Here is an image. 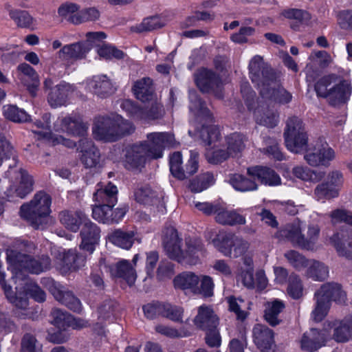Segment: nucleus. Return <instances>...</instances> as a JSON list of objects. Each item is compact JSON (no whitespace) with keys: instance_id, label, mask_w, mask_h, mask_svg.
I'll return each instance as SVG.
<instances>
[{"instance_id":"f8f14e48","label":"nucleus","mask_w":352,"mask_h":352,"mask_svg":"<svg viewBox=\"0 0 352 352\" xmlns=\"http://www.w3.org/2000/svg\"><path fill=\"white\" fill-rule=\"evenodd\" d=\"M54 258L57 267L63 273L76 271L84 267L86 263V257L76 250L58 251L55 253Z\"/></svg>"},{"instance_id":"a211bd4d","label":"nucleus","mask_w":352,"mask_h":352,"mask_svg":"<svg viewBox=\"0 0 352 352\" xmlns=\"http://www.w3.org/2000/svg\"><path fill=\"white\" fill-rule=\"evenodd\" d=\"M18 184H12L8 189V196L24 198L33 190L34 180L27 170L20 168L17 173Z\"/></svg>"},{"instance_id":"37998d69","label":"nucleus","mask_w":352,"mask_h":352,"mask_svg":"<svg viewBox=\"0 0 352 352\" xmlns=\"http://www.w3.org/2000/svg\"><path fill=\"white\" fill-rule=\"evenodd\" d=\"M314 297L316 300V305L312 311V316L315 321L320 322L327 316L330 308L331 302L323 292H321L320 289L315 292Z\"/></svg>"},{"instance_id":"4468645a","label":"nucleus","mask_w":352,"mask_h":352,"mask_svg":"<svg viewBox=\"0 0 352 352\" xmlns=\"http://www.w3.org/2000/svg\"><path fill=\"white\" fill-rule=\"evenodd\" d=\"M163 245L166 254L171 259L179 263L185 261L184 251L182 250V239L179 236L177 230L173 227H168L164 232Z\"/></svg>"},{"instance_id":"f257e3e1","label":"nucleus","mask_w":352,"mask_h":352,"mask_svg":"<svg viewBox=\"0 0 352 352\" xmlns=\"http://www.w3.org/2000/svg\"><path fill=\"white\" fill-rule=\"evenodd\" d=\"M248 69L250 78L263 99L281 104L292 100V95L280 85L278 74L263 61L262 56H254L250 61Z\"/></svg>"},{"instance_id":"bf43d9fd","label":"nucleus","mask_w":352,"mask_h":352,"mask_svg":"<svg viewBox=\"0 0 352 352\" xmlns=\"http://www.w3.org/2000/svg\"><path fill=\"white\" fill-rule=\"evenodd\" d=\"M80 8V6L76 3L67 1L58 7L57 13L59 17L70 22L71 17L76 16Z\"/></svg>"},{"instance_id":"4be33fe9","label":"nucleus","mask_w":352,"mask_h":352,"mask_svg":"<svg viewBox=\"0 0 352 352\" xmlns=\"http://www.w3.org/2000/svg\"><path fill=\"white\" fill-rule=\"evenodd\" d=\"M249 177L258 179L261 184L269 186H276L280 184L279 175L272 169L263 166H252L248 168Z\"/></svg>"},{"instance_id":"49530a36","label":"nucleus","mask_w":352,"mask_h":352,"mask_svg":"<svg viewBox=\"0 0 352 352\" xmlns=\"http://www.w3.org/2000/svg\"><path fill=\"white\" fill-rule=\"evenodd\" d=\"M320 289L321 292H323L330 302L332 299L338 303L342 304L346 300L345 292L342 289L340 285L338 283H327L323 284Z\"/></svg>"},{"instance_id":"680f3d73","label":"nucleus","mask_w":352,"mask_h":352,"mask_svg":"<svg viewBox=\"0 0 352 352\" xmlns=\"http://www.w3.org/2000/svg\"><path fill=\"white\" fill-rule=\"evenodd\" d=\"M21 352H43L42 346L33 335L26 333L21 340Z\"/></svg>"},{"instance_id":"473e14b6","label":"nucleus","mask_w":352,"mask_h":352,"mask_svg":"<svg viewBox=\"0 0 352 352\" xmlns=\"http://www.w3.org/2000/svg\"><path fill=\"white\" fill-rule=\"evenodd\" d=\"M19 285H21V287H16L17 294H14L13 292L12 296L14 297H23L28 299L27 295H30L38 302H43L45 300V292L34 283L30 280H25L24 281V283H20ZM27 301L28 302V300H27ZM27 306H28V305ZM27 307H28L25 309Z\"/></svg>"},{"instance_id":"bb28decb","label":"nucleus","mask_w":352,"mask_h":352,"mask_svg":"<svg viewBox=\"0 0 352 352\" xmlns=\"http://www.w3.org/2000/svg\"><path fill=\"white\" fill-rule=\"evenodd\" d=\"M195 80L197 87L203 92L218 87L221 80L218 75L211 70L202 68L195 74Z\"/></svg>"},{"instance_id":"f3484780","label":"nucleus","mask_w":352,"mask_h":352,"mask_svg":"<svg viewBox=\"0 0 352 352\" xmlns=\"http://www.w3.org/2000/svg\"><path fill=\"white\" fill-rule=\"evenodd\" d=\"M327 340L324 330L311 328L305 331L300 340V348L306 351L314 352L324 346Z\"/></svg>"},{"instance_id":"c756f323","label":"nucleus","mask_w":352,"mask_h":352,"mask_svg":"<svg viewBox=\"0 0 352 352\" xmlns=\"http://www.w3.org/2000/svg\"><path fill=\"white\" fill-rule=\"evenodd\" d=\"M134 197L138 202L145 205L153 206L162 203V197L147 184L138 186L134 190Z\"/></svg>"},{"instance_id":"6e6552de","label":"nucleus","mask_w":352,"mask_h":352,"mask_svg":"<svg viewBox=\"0 0 352 352\" xmlns=\"http://www.w3.org/2000/svg\"><path fill=\"white\" fill-rule=\"evenodd\" d=\"M51 197L45 192H37L29 204L21 207V217L28 221L34 228H38L43 218L50 213Z\"/></svg>"},{"instance_id":"a878e982","label":"nucleus","mask_w":352,"mask_h":352,"mask_svg":"<svg viewBox=\"0 0 352 352\" xmlns=\"http://www.w3.org/2000/svg\"><path fill=\"white\" fill-rule=\"evenodd\" d=\"M60 223L68 230L73 232L78 231L80 225L88 219L81 211L63 210L59 213Z\"/></svg>"},{"instance_id":"3c124183","label":"nucleus","mask_w":352,"mask_h":352,"mask_svg":"<svg viewBox=\"0 0 352 352\" xmlns=\"http://www.w3.org/2000/svg\"><path fill=\"white\" fill-rule=\"evenodd\" d=\"M100 17V12L95 8L83 9L70 19V23L74 25H79L87 21H95Z\"/></svg>"},{"instance_id":"c9c22d12","label":"nucleus","mask_w":352,"mask_h":352,"mask_svg":"<svg viewBox=\"0 0 352 352\" xmlns=\"http://www.w3.org/2000/svg\"><path fill=\"white\" fill-rule=\"evenodd\" d=\"M107 238L113 245L124 250H129L134 243L135 233L133 231L117 229L109 233Z\"/></svg>"},{"instance_id":"9d476101","label":"nucleus","mask_w":352,"mask_h":352,"mask_svg":"<svg viewBox=\"0 0 352 352\" xmlns=\"http://www.w3.org/2000/svg\"><path fill=\"white\" fill-rule=\"evenodd\" d=\"M89 124L78 113L59 117L54 123V130L73 136L84 137L87 133Z\"/></svg>"},{"instance_id":"20e7f679","label":"nucleus","mask_w":352,"mask_h":352,"mask_svg":"<svg viewBox=\"0 0 352 352\" xmlns=\"http://www.w3.org/2000/svg\"><path fill=\"white\" fill-rule=\"evenodd\" d=\"M96 139L113 142L134 131L133 125L119 115L96 118L92 128Z\"/></svg>"},{"instance_id":"b1692460","label":"nucleus","mask_w":352,"mask_h":352,"mask_svg":"<svg viewBox=\"0 0 352 352\" xmlns=\"http://www.w3.org/2000/svg\"><path fill=\"white\" fill-rule=\"evenodd\" d=\"M75 90L73 85L65 82H61L53 87L48 94V102L53 107L64 105Z\"/></svg>"},{"instance_id":"39448f33","label":"nucleus","mask_w":352,"mask_h":352,"mask_svg":"<svg viewBox=\"0 0 352 352\" xmlns=\"http://www.w3.org/2000/svg\"><path fill=\"white\" fill-rule=\"evenodd\" d=\"M317 96L327 99L331 106L344 104L351 94V85L344 80H339V76L334 74L324 76L315 85Z\"/></svg>"},{"instance_id":"393cba45","label":"nucleus","mask_w":352,"mask_h":352,"mask_svg":"<svg viewBox=\"0 0 352 352\" xmlns=\"http://www.w3.org/2000/svg\"><path fill=\"white\" fill-rule=\"evenodd\" d=\"M90 48L85 42L65 45L58 52V57L63 60L82 59Z\"/></svg>"},{"instance_id":"603ef678","label":"nucleus","mask_w":352,"mask_h":352,"mask_svg":"<svg viewBox=\"0 0 352 352\" xmlns=\"http://www.w3.org/2000/svg\"><path fill=\"white\" fill-rule=\"evenodd\" d=\"M184 309L182 307L170 303H162V317L175 322L182 323Z\"/></svg>"},{"instance_id":"7ed1b4c3","label":"nucleus","mask_w":352,"mask_h":352,"mask_svg":"<svg viewBox=\"0 0 352 352\" xmlns=\"http://www.w3.org/2000/svg\"><path fill=\"white\" fill-rule=\"evenodd\" d=\"M7 261L13 274L16 283L25 281L26 276L23 273L30 272L39 274L50 267V258L47 256H42L36 259L30 255L14 250H8L6 252Z\"/></svg>"},{"instance_id":"f03ea898","label":"nucleus","mask_w":352,"mask_h":352,"mask_svg":"<svg viewBox=\"0 0 352 352\" xmlns=\"http://www.w3.org/2000/svg\"><path fill=\"white\" fill-rule=\"evenodd\" d=\"M148 143L135 144L126 148L125 167L129 170L142 167L146 157L153 159L160 158L165 147L175 146L173 135L168 133H152L147 135Z\"/></svg>"},{"instance_id":"aec40b11","label":"nucleus","mask_w":352,"mask_h":352,"mask_svg":"<svg viewBox=\"0 0 352 352\" xmlns=\"http://www.w3.org/2000/svg\"><path fill=\"white\" fill-rule=\"evenodd\" d=\"M193 322L197 328L205 331L217 327L219 318L210 307L201 305L198 308L197 315L194 318Z\"/></svg>"},{"instance_id":"6e6d98bb","label":"nucleus","mask_w":352,"mask_h":352,"mask_svg":"<svg viewBox=\"0 0 352 352\" xmlns=\"http://www.w3.org/2000/svg\"><path fill=\"white\" fill-rule=\"evenodd\" d=\"M307 133L302 120L296 116L289 118L286 122L284 136Z\"/></svg>"},{"instance_id":"5701e85b","label":"nucleus","mask_w":352,"mask_h":352,"mask_svg":"<svg viewBox=\"0 0 352 352\" xmlns=\"http://www.w3.org/2000/svg\"><path fill=\"white\" fill-rule=\"evenodd\" d=\"M82 163L86 168L95 167L100 162V154L91 140L83 138L79 142Z\"/></svg>"},{"instance_id":"f704fd0d","label":"nucleus","mask_w":352,"mask_h":352,"mask_svg":"<svg viewBox=\"0 0 352 352\" xmlns=\"http://www.w3.org/2000/svg\"><path fill=\"white\" fill-rule=\"evenodd\" d=\"M204 253L201 241L196 237L186 238L185 260L191 265H195Z\"/></svg>"},{"instance_id":"774afa93","label":"nucleus","mask_w":352,"mask_h":352,"mask_svg":"<svg viewBox=\"0 0 352 352\" xmlns=\"http://www.w3.org/2000/svg\"><path fill=\"white\" fill-rule=\"evenodd\" d=\"M230 157H232L228 149H217L213 151H208L206 157L210 164H218L227 160Z\"/></svg>"},{"instance_id":"5fc2aeb1","label":"nucleus","mask_w":352,"mask_h":352,"mask_svg":"<svg viewBox=\"0 0 352 352\" xmlns=\"http://www.w3.org/2000/svg\"><path fill=\"white\" fill-rule=\"evenodd\" d=\"M288 263L296 270H301L308 266L309 260L296 250H289L284 254Z\"/></svg>"},{"instance_id":"79ce46f5","label":"nucleus","mask_w":352,"mask_h":352,"mask_svg":"<svg viewBox=\"0 0 352 352\" xmlns=\"http://www.w3.org/2000/svg\"><path fill=\"white\" fill-rule=\"evenodd\" d=\"M305 276L314 280L323 281L329 276V268L322 262L309 260Z\"/></svg>"},{"instance_id":"de8ad7c7","label":"nucleus","mask_w":352,"mask_h":352,"mask_svg":"<svg viewBox=\"0 0 352 352\" xmlns=\"http://www.w3.org/2000/svg\"><path fill=\"white\" fill-rule=\"evenodd\" d=\"M255 179L251 177H246L240 174H233L230 175L229 182L236 190L245 192L255 190L258 188Z\"/></svg>"},{"instance_id":"ddd939ff","label":"nucleus","mask_w":352,"mask_h":352,"mask_svg":"<svg viewBox=\"0 0 352 352\" xmlns=\"http://www.w3.org/2000/svg\"><path fill=\"white\" fill-rule=\"evenodd\" d=\"M99 266L101 268L103 267L111 276L122 278L130 286L133 285L136 280L135 270L132 263L126 260H121L114 265H107L106 259L102 257L99 260Z\"/></svg>"},{"instance_id":"0eeeda50","label":"nucleus","mask_w":352,"mask_h":352,"mask_svg":"<svg viewBox=\"0 0 352 352\" xmlns=\"http://www.w3.org/2000/svg\"><path fill=\"white\" fill-rule=\"evenodd\" d=\"M191 104L190 110L195 113L197 121L202 123L200 130V137L206 145L211 146L215 144L220 138L219 129L214 125H205L213 120L212 116L204 102L195 94L190 95Z\"/></svg>"},{"instance_id":"338daca9","label":"nucleus","mask_w":352,"mask_h":352,"mask_svg":"<svg viewBox=\"0 0 352 352\" xmlns=\"http://www.w3.org/2000/svg\"><path fill=\"white\" fill-rule=\"evenodd\" d=\"M116 302L113 300H106L98 307V318L102 320L109 319L114 313Z\"/></svg>"},{"instance_id":"a18cd8bd","label":"nucleus","mask_w":352,"mask_h":352,"mask_svg":"<svg viewBox=\"0 0 352 352\" xmlns=\"http://www.w3.org/2000/svg\"><path fill=\"white\" fill-rule=\"evenodd\" d=\"M292 173L294 176L302 181L314 183L320 182L325 176V173L323 171L313 170L307 166L300 165L294 166Z\"/></svg>"},{"instance_id":"4d7b16f0","label":"nucleus","mask_w":352,"mask_h":352,"mask_svg":"<svg viewBox=\"0 0 352 352\" xmlns=\"http://www.w3.org/2000/svg\"><path fill=\"white\" fill-rule=\"evenodd\" d=\"M287 292L294 299H298L302 296L303 287L302 281L296 274H292L289 278Z\"/></svg>"},{"instance_id":"0e129e2a","label":"nucleus","mask_w":352,"mask_h":352,"mask_svg":"<svg viewBox=\"0 0 352 352\" xmlns=\"http://www.w3.org/2000/svg\"><path fill=\"white\" fill-rule=\"evenodd\" d=\"M98 54L100 57L107 60L112 58L121 59L124 55L122 51L113 46L107 45H104L98 48Z\"/></svg>"},{"instance_id":"6ab92c4d","label":"nucleus","mask_w":352,"mask_h":352,"mask_svg":"<svg viewBox=\"0 0 352 352\" xmlns=\"http://www.w3.org/2000/svg\"><path fill=\"white\" fill-rule=\"evenodd\" d=\"M89 89L97 96L105 98L116 91L113 83L106 75L93 76L88 82Z\"/></svg>"},{"instance_id":"72a5a7b5","label":"nucleus","mask_w":352,"mask_h":352,"mask_svg":"<svg viewBox=\"0 0 352 352\" xmlns=\"http://www.w3.org/2000/svg\"><path fill=\"white\" fill-rule=\"evenodd\" d=\"M333 339L337 342H346L352 339V318L333 322Z\"/></svg>"},{"instance_id":"cd10ccee","label":"nucleus","mask_w":352,"mask_h":352,"mask_svg":"<svg viewBox=\"0 0 352 352\" xmlns=\"http://www.w3.org/2000/svg\"><path fill=\"white\" fill-rule=\"evenodd\" d=\"M4 8L18 28H32L34 25L35 19L28 11L14 8L8 3L4 5Z\"/></svg>"},{"instance_id":"8fccbe9b","label":"nucleus","mask_w":352,"mask_h":352,"mask_svg":"<svg viewBox=\"0 0 352 352\" xmlns=\"http://www.w3.org/2000/svg\"><path fill=\"white\" fill-rule=\"evenodd\" d=\"M214 178L212 173L207 172L199 175L192 179L188 186L193 192H200L214 184Z\"/></svg>"},{"instance_id":"2f4dec72","label":"nucleus","mask_w":352,"mask_h":352,"mask_svg":"<svg viewBox=\"0 0 352 352\" xmlns=\"http://www.w3.org/2000/svg\"><path fill=\"white\" fill-rule=\"evenodd\" d=\"M254 117L257 124L268 128L275 127L279 120L276 111L263 106H258L254 110Z\"/></svg>"},{"instance_id":"1a4fd4ad","label":"nucleus","mask_w":352,"mask_h":352,"mask_svg":"<svg viewBox=\"0 0 352 352\" xmlns=\"http://www.w3.org/2000/svg\"><path fill=\"white\" fill-rule=\"evenodd\" d=\"M214 243L225 256L238 258L248 253L250 243L231 233L220 232Z\"/></svg>"},{"instance_id":"9b49d317","label":"nucleus","mask_w":352,"mask_h":352,"mask_svg":"<svg viewBox=\"0 0 352 352\" xmlns=\"http://www.w3.org/2000/svg\"><path fill=\"white\" fill-rule=\"evenodd\" d=\"M198 155L197 153L191 151L190 158L184 166L182 154L175 152L170 159V170L173 175L182 180L195 174L198 170Z\"/></svg>"},{"instance_id":"09e8293b","label":"nucleus","mask_w":352,"mask_h":352,"mask_svg":"<svg viewBox=\"0 0 352 352\" xmlns=\"http://www.w3.org/2000/svg\"><path fill=\"white\" fill-rule=\"evenodd\" d=\"M245 137L238 133H232L226 138L227 149L232 157L241 153L245 147Z\"/></svg>"},{"instance_id":"c85d7f7f","label":"nucleus","mask_w":352,"mask_h":352,"mask_svg":"<svg viewBox=\"0 0 352 352\" xmlns=\"http://www.w3.org/2000/svg\"><path fill=\"white\" fill-rule=\"evenodd\" d=\"M254 342L261 351L271 348L274 344L273 331L267 327L257 324L253 329Z\"/></svg>"},{"instance_id":"58836bf2","label":"nucleus","mask_w":352,"mask_h":352,"mask_svg":"<svg viewBox=\"0 0 352 352\" xmlns=\"http://www.w3.org/2000/svg\"><path fill=\"white\" fill-rule=\"evenodd\" d=\"M117 195V187L111 183H109L104 188H98L94 194V197L95 201L100 204L115 206L118 201Z\"/></svg>"},{"instance_id":"423d86ee","label":"nucleus","mask_w":352,"mask_h":352,"mask_svg":"<svg viewBox=\"0 0 352 352\" xmlns=\"http://www.w3.org/2000/svg\"><path fill=\"white\" fill-rule=\"evenodd\" d=\"M280 236L287 239L293 245L311 250L317 241L320 229L317 225L306 223L299 219L285 226L280 230Z\"/></svg>"},{"instance_id":"7c9ffc66","label":"nucleus","mask_w":352,"mask_h":352,"mask_svg":"<svg viewBox=\"0 0 352 352\" xmlns=\"http://www.w3.org/2000/svg\"><path fill=\"white\" fill-rule=\"evenodd\" d=\"M200 278L198 275L192 272H184L176 276L173 280L174 286L176 289L183 291H190L195 294L198 292V284Z\"/></svg>"},{"instance_id":"dca6fc26","label":"nucleus","mask_w":352,"mask_h":352,"mask_svg":"<svg viewBox=\"0 0 352 352\" xmlns=\"http://www.w3.org/2000/svg\"><path fill=\"white\" fill-rule=\"evenodd\" d=\"M80 236L81 239L80 249L92 254L99 243L100 229L96 224L87 219L82 226Z\"/></svg>"},{"instance_id":"ea45409f","label":"nucleus","mask_w":352,"mask_h":352,"mask_svg":"<svg viewBox=\"0 0 352 352\" xmlns=\"http://www.w3.org/2000/svg\"><path fill=\"white\" fill-rule=\"evenodd\" d=\"M287 148L294 153H301L305 151L308 146V135L307 133L284 136Z\"/></svg>"},{"instance_id":"e2e57ef3","label":"nucleus","mask_w":352,"mask_h":352,"mask_svg":"<svg viewBox=\"0 0 352 352\" xmlns=\"http://www.w3.org/2000/svg\"><path fill=\"white\" fill-rule=\"evenodd\" d=\"M14 149L6 137L0 133V166L8 159L13 157Z\"/></svg>"},{"instance_id":"412c9836","label":"nucleus","mask_w":352,"mask_h":352,"mask_svg":"<svg viewBox=\"0 0 352 352\" xmlns=\"http://www.w3.org/2000/svg\"><path fill=\"white\" fill-rule=\"evenodd\" d=\"M50 291L56 300L65 305L69 309L78 313L81 311V303L72 292L65 291L63 287L54 283L50 287Z\"/></svg>"},{"instance_id":"2eb2a0df","label":"nucleus","mask_w":352,"mask_h":352,"mask_svg":"<svg viewBox=\"0 0 352 352\" xmlns=\"http://www.w3.org/2000/svg\"><path fill=\"white\" fill-rule=\"evenodd\" d=\"M304 159L311 166H328L329 162L335 158L334 151L328 144H317L307 148Z\"/></svg>"},{"instance_id":"4c0bfd02","label":"nucleus","mask_w":352,"mask_h":352,"mask_svg":"<svg viewBox=\"0 0 352 352\" xmlns=\"http://www.w3.org/2000/svg\"><path fill=\"white\" fill-rule=\"evenodd\" d=\"M216 221L222 225L236 226L244 225L245 218L236 210H228L221 206L215 217Z\"/></svg>"},{"instance_id":"69168bd1","label":"nucleus","mask_w":352,"mask_h":352,"mask_svg":"<svg viewBox=\"0 0 352 352\" xmlns=\"http://www.w3.org/2000/svg\"><path fill=\"white\" fill-rule=\"evenodd\" d=\"M201 283L200 287H198V292L195 294H200L204 297H210L213 295L214 283L212 278L206 275L199 276Z\"/></svg>"},{"instance_id":"e433bc0d","label":"nucleus","mask_w":352,"mask_h":352,"mask_svg":"<svg viewBox=\"0 0 352 352\" xmlns=\"http://www.w3.org/2000/svg\"><path fill=\"white\" fill-rule=\"evenodd\" d=\"M133 90L136 98L142 102L150 101L153 98L154 89L150 78L145 77L137 80L133 85Z\"/></svg>"},{"instance_id":"13d9d810","label":"nucleus","mask_w":352,"mask_h":352,"mask_svg":"<svg viewBox=\"0 0 352 352\" xmlns=\"http://www.w3.org/2000/svg\"><path fill=\"white\" fill-rule=\"evenodd\" d=\"M52 323L60 329H65L69 327L71 315L60 309H54L51 313Z\"/></svg>"},{"instance_id":"864d4df0","label":"nucleus","mask_w":352,"mask_h":352,"mask_svg":"<svg viewBox=\"0 0 352 352\" xmlns=\"http://www.w3.org/2000/svg\"><path fill=\"white\" fill-rule=\"evenodd\" d=\"M3 115L7 119L14 122H27L30 119V116L24 110L15 105L4 106Z\"/></svg>"},{"instance_id":"c03bdc74","label":"nucleus","mask_w":352,"mask_h":352,"mask_svg":"<svg viewBox=\"0 0 352 352\" xmlns=\"http://www.w3.org/2000/svg\"><path fill=\"white\" fill-rule=\"evenodd\" d=\"M165 25L164 21L158 16L146 17L143 21L135 25L131 26L130 30L135 33H144L151 32Z\"/></svg>"},{"instance_id":"a19ab883","label":"nucleus","mask_w":352,"mask_h":352,"mask_svg":"<svg viewBox=\"0 0 352 352\" xmlns=\"http://www.w3.org/2000/svg\"><path fill=\"white\" fill-rule=\"evenodd\" d=\"M285 307L284 302L279 300L267 302L265 304V320L271 326L274 327L279 324L281 322V320L279 318V314L283 311Z\"/></svg>"},{"instance_id":"052dcab7","label":"nucleus","mask_w":352,"mask_h":352,"mask_svg":"<svg viewBox=\"0 0 352 352\" xmlns=\"http://www.w3.org/2000/svg\"><path fill=\"white\" fill-rule=\"evenodd\" d=\"M113 206L104 204H98V205L94 206L92 210L93 218L99 222L109 223L111 207Z\"/></svg>"}]
</instances>
